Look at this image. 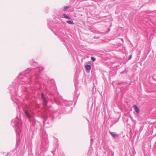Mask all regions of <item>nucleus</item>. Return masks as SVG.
I'll return each mask as SVG.
<instances>
[{"label": "nucleus", "mask_w": 156, "mask_h": 156, "mask_svg": "<svg viewBox=\"0 0 156 156\" xmlns=\"http://www.w3.org/2000/svg\"><path fill=\"white\" fill-rule=\"evenodd\" d=\"M63 16L65 18L67 19H70L71 18L69 16H67L66 14L64 13Z\"/></svg>", "instance_id": "nucleus-9"}, {"label": "nucleus", "mask_w": 156, "mask_h": 156, "mask_svg": "<svg viewBox=\"0 0 156 156\" xmlns=\"http://www.w3.org/2000/svg\"><path fill=\"white\" fill-rule=\"evenodd\" d=\"M66 23L70 24H74V23L72 20H68L66 21Z\"/></svg>", "instance_id": "nucleus-10"}, {"label": "nucleus", "mask_w": 156, "mask_h": 156, "mask_svg": "<svg viewBox=\"0 0 156 156\" xmlns=\"http://www.w3.org/2000/svg\"><path fill=\"white\" fill-rule=\"evenodd\" d=\"M93 140V138H91V142H92Z\"/></svg>", "instance_id": "nucleus-17"}, {"label": "nucleus", "mask_w": 156, "mask_h": 156, "mask_svg": "<svg viewBox=\"0 0 156 156\" xmlns=\"http://www.w3.org/2000/svg\"><path fill=\"white\" fill-rule=\"evenodd\" d=\"M70 7L68 6H65L63 8V10L64 11H66L68 9L70 8Z\"/></svg>", "instance_id": "nucleus-12"}, {"label": "nucleus", "mask_w": 156, "mask_h": 156, "mask_svg": "<svg viewBox=\"0 0 156 156\" xmlns=\"http://www.w3.org/2000/svg\"><path fill=\"white\" fill-rule=\"evenodd\" d=\"M91 68V66L90 65H87L85 66V68L88 71H90V70Z\"/></svg>", "instance_id": "nucleus-8"}, {"label": "nucleus", "mask_w": 156, "mask_h": 156, "mask_svg": "<svg viewBox=\"0 0 156 156\" xmlns=\"http://www.w3.org/2000/svg\"><path fill=\"white\" fill-rule=\"evenodd\" d=\"M32 65H33V66H37V63H36V62H33Z\"/></svg>", "instance_id": "nucleus-15"}, {"label": "nucleus", "mask_w": 156, "mask_h": 156, "mask_svg": "<svg viewBox=\"0 0 156 156\" xmlns=\"http://www.w3.org/2000/svg\"><path fill=\"white\" fill-rule=\"evenodd\" d=\"M48 145V142L47 139L43 140L42 141V144L41 146V150L43 151H47Z\"/></svg>", "instance_id": "nucleus-2"}, {"label": "nucleus", "mask_w": 156, "mask_h": 156, "mask_svg": "<svg viewBox=\"0 0 156 156\" xmlns=\"http://www.w3.org/2000/svg\"><path fill=\"white\" fill-rule=\"evenodd\" d=\"M131 58H132V55H129V58H128V60L130 59H131Z\"/></svg>", "instance_id": "nucleus-16"}, {"label": "nucleus", "mask_w": 156, "mask_h": 156, "mask_svg": "<svg viewBox=\"0 0 156 156\" xmlns=\"http://www.w3.org/2000/svg\"><path fill=\"white\" fill-rule=\"evenodd\" d=\"M41 97L43 102L44 106L45 108H46L47 106L48 101L47 100L44 94L43 93L41 94Z\"/></svg>", "instance_id": "nucleus-3"}, {"label": "nucleus", "mask_w": 156, "mask_h": 156, "mask_svg": "<svg viewBox=\"0 0 156 156\" xmlns=\"http://www.w3.org/2000/svg\"><path fill=\"white\" fill-rule=\"evenodd\" d=\"M109 133L112 136V137L115 138H117L118 136V135L116 134V133L115 132H113L110 131Z\"/></svg>", "instance_id": "nucleus-4"}, {"label": "nucleus", "mask_w": 156, "mask_h": 156, "mask_svg": "<svg viewBox=\"0 0 156 156\" xmlns=\"http://www.w3.org/2000/svg\"><path fill=\"white\" fill-rule=\"evenodd\" d=\"M54 100L56 104L57 105H60L61 103L58 100L55 98H54Z\"/></svg>", "instance_id": "nucleus-11"}, {"label": "nucleus", "mask_w": 156, "mask_h": 156, "mask_svg": "<svg viewBox=\"0 0 156 156\" xmlns=\"http://www.w3.org/2000/svg\"><path fill=\"white\" fill-rule=\"evenodd\" d=\"M25 113L26 116L28 119H30L31 118V115H30L28 111L27 110H26L24 111Z\"/></svg>", "instance_id": "nucleus-5"}, {"label": "nucleus", "mask_w": 156, "mask_h": 156, "mask_svg": "<svg viewBox=\"0 0 156 156\" xmlns=\"http://www.w3.org/2000/svg\"><path fill=\"white\" fill-rule=\"evenodd\" d=\"M17 129L16 128V131L17 133V137L20 136V128L19 126H17Z\"/></svg>", "instance_id": "nucleus-6"}, {"label": "nucleus", "mask_w": 156, "mask_h": 156, "mask_svg": "<svg viewBox=\"0 0 156 156\" xmlns=\"http://www.w3.org/2000/svg\"><path fill=\"white\" fill-rule=\"evenodd\" d=\"M30 69L29 68L28 69L27 71H26V72L23 73L22 74H20L19 75V78L21 80V81L24 82L27 81V80H28L29 81L28 82L29 83V82L32 81V80L35 77V76H31L30 77V75H28V74H27V73H28V71H29Z\"/></svg>", "instance_id": "nucleus-1"}, {"label": "nucleus", "mask_w": 156, "mask_h": 156, "mask_svg": "<svg viewBox=\"0 0 156 156\" xmlns=\"http://www.w3.org/2000/svg\"><path fill=\"white\" fill-rule=\"evenodd\" d=\"M133 107L134 108L135 111L136 112V113L137 114H139V109L138 107L136 106V105H134Z\"/></svg>", "instance_id": "nucleus-7"}, {"label": "nucleus", "mask_w": 156, "mask_h": 156, "mask_svg": "<svg viewBox=\"0 0 156 156\" xmlns=\"http://www.w3.org/2000/svg\"><path fill=\"white\" fill-rule=\"evenodd\" d=\"M19 142V140H17V143H18Z\"/></svg>", "instance_id": "nucleus-18"}, {"label": "nucleus", "mask_w": 156, "mask_h": 156, "mask_svg": "<svg viewBox=\"0 0 156 156\" xmlns=\"http://www.w3.org/2000/svg\"><path fill=\"white\" fill-rule=\"evenodd\" d=\"M9 88H10V86H9Z\"/></svg>", "instance_id": "nucleus-19"}, {"label": "nucleus", "mask_w": 156, "mask_h": 156, "mask_svg": "<svg viewBox=\"0 0 156 156\" xmlns=\"http://www.w3.org/2000/svg\"><path fill=\"white\" fill-rule=\"evenodd\" d=\"M91 60H92V61H93L94 62V61H95L96 59L95 58L92 57H91Z\"/></svg>", "instance_id": "nucleus-14"}, {"label": "nucleus", "mask_w": 156, "mask_h": 156, "mask_svg": "<svg viewBox=\"0 0 156 156\" xmlns=\"http://www.w3.org/2000/svg\"><path fill=\"white\" fill-rule=\"evenodd\" d=\"M38 69L39 70V71L40 72L41 71L44 69V68L43 67H40L38 68L36 70H37Z\"/></svg>", "instance_id": "nucleus-13"}]
</instances>
